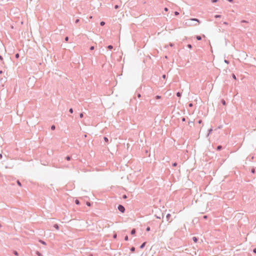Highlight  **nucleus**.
Wrapping results in <instances>:
<instances>
[{"label":"nucleus","mask_w":256,"mask_h":256,"mask_svg":"<svg viewBox=\"0 0 256 256\" xmlns=\"http://www.w3.org/2000/svg\"><path fill=\"white\" fill-rule=\"evenodd\" d=\"M192 240L194 242H196L198 240V239L197 238H196V236H194L192 238Z\"/></svg>","instance_id":"6e6552de"},{"label":"nucleus","mask_w":256,"mask_h":256,"mask_svg":"<svg viewBox=\"0 0 256 256\" xmlns=\"http://www.w3.org/2000/svg\"><path fill=\"white\" fill-rule=\"evenodd\" d=\"M0 60L2 61L3 60V58L2 57V56L0 55Z\"/></svg>","instance_id":"8fccbe9b"},{"label":"nucleus","mask_w":256,"mask_h":256,"mask_svg":"<svg viewBox=\"0 0 256 256\" xmlns=\"http://www.w3.org/2000/svg\"><path fill=\"white\" fill-rule=\"evenodd\" d=\"M203 218H204V219H206L208 218V216H204Z\"/></svg>","instance_id":"603ef678"},{"label":"nucleus","mask_w":256,"mask_h":256,"mask_svg":"<svg viewBox=\"0 0 256 256\" xmlns=\"http://www.w3.org/2000/svg\"><path fill=\"white\" fill-rule=\"evenodd\" d=\"M80 118H82L84 117V114H83L82 113H80Z\"/></svg>","instance_id":"f704fd0d"},{"label":"nucleus","mask_w":256,"mask_h":256,"mask_svg":"<svg viewBox=\"0 0 256 256\" xmlns=\"http://www.w3.org/2000/svg\"><path fill=\"white\" fill-rule=\"evenodd\" d=\"M155 98L156 99H160L161 98V96H156Z\"/></svg>","instance_id":"72a5a7b5"},{"label":"nucleus","mask_w":256,"mask_h":256,"mask_svg":"<svg viewBox=\"0 0 256 256\" xmlns=\"http://www.w3.org/2000/svg\"><path fill=\"white\" fill-rule=\"evenodd\" d=\"M136 230L134 228L132 229L130 232V234L132 235L134 234H136Z\"/></svg>","instance_id":"20e7f679"},{"label":"nucleus","mask_w":256,"mask_h":256,"mask_svg":"<svg viewBox=\"0 0 256 256\" xmlns=\"http://www.w3.org/2000/svg\"><path fill=\"white\" fill-rule=\"evenodd\" d=\"M14 254L16 256H18V252H17V251H16V250H14Z\"/></svg>","instance_id":"b1692460"},{"label":"nucleus","mask_w":256,"mask_h":256,"mask_svg":"<svg viewBox=\"0 0 256 256\" xmlns=\"http://www.w3.org/2000/svg\"><path fill=\"white\" fill-rule=\"evenodd\" d=\"M164 10H165V11L167 12V11L168 10V8H164Z\"/></svg>","instance_id":"864d4df0"},{"label":"nucleus","mask_w":256,"mask_h":256,"mask_svg":"<svg viewBox=\"0 0 256 256\" xmlns=\"http://www.w3.org/2000/svg\"><path fill=\"white\" fill-rule=\"evenodd\" d=\"M229 2H232L233 0H227Z\"/></svg>","instance_id":"bf43d9fd"},{"label":"nucleus","mask_w":256,"mask_h":256,"mask_svg":"<svg viewBox=\"0 0 256 256\" xmlns=\"http://www.w3.org/2000/svg\"><path fill=\"white\" fill-rule=\"evenodd\" d=\"M90 50H94V46H91L90 48Z\"/></svg>","instance_id":"473e14b6"},{"label":"nucleus","mask_w":256,"mask_h":256,"mask_svg":"<svg viewBox=\"0 0 256 256\" xmlns=\"http://www.w3.org/2000/svg\"><path fill=\"white\" fill-rule=\"evenodd\" d=\"M40 242L41 244H44V245H46V242H44V240H40Z\"/></svg>","instance_id":"f3484780"},{"label":"nucleus","mask_w":256,"mask_h":256,"mask_svg":"<svg viewBox=\"0 0 256 256\" xmlns=\"http://www.w3.org/2000/svg\"><path fill=\"white\" fill-rule=\"evenodd\" d=\"M157 218H160V217H158V216H157Z\"/></svg>","instance_id":"e2e57ef3"},{"label":"nucleus","mask_w":256,"mask_h":256,"mask_svg":"<svg viewBox=\"0 0 256 256\" xmlns=\"http://www.w3.org/2000/svg\"><path fill=\"white\" fill-rule=\"evenodd\" d=\"M130 251L132 252H134L135 251V248L132 246L130 248Z\"/></svg>","instance_id":"a211bd4d"},{"label":"nucleus","mask_w":256,"mask_h":256,"mask_svg":"<svg viewBox=\"0 0 256 256\" xmlns=\"http://www.w3.org/2000/svg\"><path fill=\"white\" fill-rule=\"evenodd\" d=\"M127 198H128V197H127V196H126V194H124V195L122 196V198H124V199H126Z\"/></svg>","instance_id":"c756f323"},{"label":"nucleus","mask_w":256,"mask_h":256,"mask_svg":"<svg viewBox=\"0 0 256 256\" xmlns=\"http://www.w3.org/2000/svg\"><path fill=\"white\" fill-rule=\"evenodd\" d=\"M69 112H70V113H71V114L73 113V112H74V111H73V109H72V108H70V110H69Z\"/></svg>","instance_id":"c85d7f7f"},{"label":"nucleus","mask_w":256,"mask_h":256,"mask_svg":"<svg viewBox=\"0 0 256 256\" xmlns=\"http://www.w3.org/2000/svg\"><path fill=\"white\" fill-rule=\"evenodd\" d=\"M36 254L38 255V256H42V254L39 252H37Z\"/></svg>","instance_id":"e433bc0d"},{"label":"nucleus","mask_w":256,"mask_h":256,"mask_svg":"<svg viewBox=\"0 0 256 256\" xmlns=\"http://www.w3.org/2000/svg\"><path fill=\"white\" fill-rule=\"evenodd\" d=\"M54 227L56 228V230H58L59 229V226H58V224H55L54 226Z\"/></svg>","instance_id":"f8f14e48"},{"label":"nucleus","mask_w":256,"mask_h":256,"mask_svg":"<svg viewBox=\"0 0 256 256\" xmlns=\"http://www.w3.org/2000/svg\"><path fill=\"white\" fill-rule=\"evenodd\" d=\"M15 57L16 58H18L19 57H20V54H19L17 53L15 55Z\"/></svg>","instance_id":"bb28decb"},{"label":"nucleus","mask_w":256,"mask_h":256,"mask_svg":"<svg viewBox=\"0 0 256 256\" xmlns=\"http://www.w3.org/2000/svg\"><path fill=\"white\" fill-rule=\"evenodd\" d=\"M80 22V20H79V19H78V18H77V19H76V20H75V23H76V24H78V22Z\"/></svg>","instance_id":"2f4dec72"},{"label":"nucleus","mask_w":256,"mask_h":256,"mask_svg":"<svg viewBox=\"0 0 256 256\" xmlns=\"http://www.w3.org/2000/svg\"><path fill=\"white\" fill-rule=\"evenodd\" d=\"M224 24H226V25H227V24H228V22H224Z\"/></svg>","instance_id":"13d9d810"},{"label":"nucleus","mask_w":256,"mask_h":256,"mask_svg":"<svg viewBox=\"0 0 256 256\" xmlns=\"http://www.w3.org/2000/svg\"><path fill=\"white\" fill-rule=\"evenodd\" d=\"M2 70H0V74H2Z\"/></svg>","instance_id":"680f3d73"},{"label":"nucleus","mask_w":256,"mask_h":256,"mask_svg":"<svg viewBox=\"0 0 256 256\" xmlns=\"http://www.w3.org/2000/svg\"><path fill=\"white\" fill-rule=\"evenodd\" d=\"M181 95H182V94L180 92H178L176 93V96H178V97L180 96Z\"/></svg>","instance_id":"aec40b11"},{"label":"nucleus","mask_w":256,"mask_h":256,"mask_svg":"<svg viewBox=\"0 0 256 256\" xmlns=\"http://www.w3.org/2000/svg\"><path fill=\"white\" fill-rule=\"evenodd\" d=\"M16 182H17L19 186H22L21 182H20V180H18L16 181Z\"/></svg>","instance_id":"412c9836"},{"label":"nucleus","mask_w":256,"mask_h":256,"mask_svg":"<svg viewBox=\"0 0 256 256\" xmlns=\"http://www.w3.org/2000/svg\"><path fill=\"white\" fill-rule=\"evenodd\" d=\"M113 237L114 238H116V234H114Z\"/></svg>","instance_id":"6e6d98bb"},{"label":"nucleus","mask_w":256,"mask_h":256,"mask_svg":"<svg viewBox=\"0 0 256 256\" xmlns=\"http://www.w3.org/2000/svg\"><path fill=\"white\" fill-rule=\"evenodd\" d=\"M190 20H192V21H196V22H198V24H200V20H199L198 19L196 18H190Z\"/></svg>","instance_id":"f03ea898"},{"label":"nucleus","mask_w":256,"mask_h":256,"mask_svg":"<svg viewBox=\"0 0 256 256\" xmlns=\"http://www.w3.org/2000/svg\"><path fill=\"white\" fill-rule=\"evenodd\" d=\"M118 210L122 213H124L125 212V208L122 204H119L118 207Z\"/></svg>","instance_id":"f257e3e1"},{"label":"nucleus","mask_w":256,"mask_h":256,"mask_svg":"<svg viewBox=\"0 0 256 256\" xmlns=\"http://www.w3.org/2000/svg\"><path fill=\"white\" fill-rule=\"evenodd\" d=\"M196 38L198 40H202V37L200 36H196Z\"/></svg>","instance_id":"9d476101"},{"label":"nucleus","mask_w":256,"mask_h":256,"mask_svg":"<svg viewBox=\"0 0 256 256\" xmlns=\"http://www.w3.org/2000/svg\"><path fill=\"white\" fill-rule=\"evenodd\" d=\"M220 17H221V16L219 15V14H216V15L214 16V18H220Z\"/></svg>","instance_id":"6ab92c4d"},{"label":"nucleus","mask_w":256,"mask_h":256,"mask_svg":"<svg viewBox=\"0 0 256 256\" xmlns=\"http://www.w3.org/2000/svg\"><path fill=\"white\" fill-rule=\"evenodd\" d=\"M119 8V6L118 5H115L114 6V8L115 9H118Z\"/></svg>","instance_id":"58836bf2"},{"label":"nucleus","mask_w":256,"mask_h":256,"mask_svg":"<svg viewBox=\"0 0 256 256\" xmlns=\"http://www.w3.org/2000/svg\"><path fill=\"white\" fill-rule=\"evenodd\" d=\"M64 40H66V42H67V41H68V36H66V37L65 38Z\"/></svg>","instance_id":"37998d69"},{"label":"nucleus","mask_w":256,"mask_h":256,"mask_svg":"<svg viewBox=\"0 0 256 256\" xmlns=\"http://www.w3.org/2000/svg\"><path fill=\"white\" fill-rule=\"evenodd\" d=\"M179 14V12H174V15L175 16H178Z\"/></svg>","instance_id":"4c0bfd02"},{"label":"nucleus","mask_w":256,"mask_h":256,"mask_svg":"<svg viewBox=\"0 0 256 256\" xmlns=\"http://www.w3.org/2000/svg\"><path fill=\"white\" fill-rule=\"evenodd\" d=\"M170 46H173V44H170Z\"/></svg>","instance_id":"052dcab7"},{"label":"nucleus","mask_w":256,"mask_h":256,"mask_svg":"<svg viewBox=\"0 0 256 256\" xmlns=\"http://www.w3.org/2000/svg\"><path fill=\"white\" fill-rule=\"evenodd\" d=\"M187 47H188V48H192V44H188L187 45Z\"/></svg>","instance_id":"a878e982"},{"label":"nucleus","mask_w":256,"mask_h":256,"mask_svg":"<svg viewBox=\"0 0 256 256\" xmlns=\"http://www.w3.org/2000/svg\"><path fill=\"white\" fill-rule=\"evenodd\" d=\"M202 120H198V123L199 124H202Z\"/></svg>","instance_id":"79ce46f5"},{"label":"nucleus","mask_w":256,"mask_h":256,"mask_svg":"<svg viewBox=\"0 0 256 256\" xmlns=\"http://www.w3.org/2000/svg\"><path fill=\"white\" fill-rule=\"evenodd\" d=\"M146 244V242H143V243L140 245V248H141V249L144 248V247L145 246Z\"/></svg>","instance_id":"7ed1b4c3"},{"label":"nucleus","mask_w":256,"mask_h":256,"mask_svg":"<svg viewBox=\"0 0 256 256\" xmlns=\"http://www.w3.org/2000/svg\"><path fill=\"white\" fill-rule=\"evenodd\" d=\"M124 240L127 241L128 240V236H126L125 237H124Z\"/></svg>","instance_id":"cd10ccee"},{"label":"nucleus","mask_w":256,"mask_h":256,"mask_svg":"<svg viewBox=\"0 0 256 256\" xmlns=\"http://www.w3.org/2000/svg\"><path fill=\"white\" fill-rule=\"evenodd\" d=\"M188 106H189L190 107H192V106H193V104H192V103H190V104H188Z\"/></svg>","instance_id":"a19ab883"},{"label":"nucleus","mask_w":256,"mask_h":256,"mask_svg":"<svg viewBox=\"0 0 256 256\" xmlns=\"http://www.w3.org/2000/svg\"><path fill=\"white\" fill-rule=\"evenodd\" d=\"M105 24H106V23L104 21H102V22H100V25L101 26H104Z\"/></svg>","instance_id":"4468645a"},{"label":"nucleus","mask_w":256,"mask_h":256,"mask_svg":"<svg viewBox=\"0 0 256 256\" xmlns=\"http://www.w3.org/2000/svg\"><path fill=\"white\" fill-rule=\"evenodd\" d=\"M242 22H246V20H242Z\"/></svg>","instance_id":"4d7b16f0"},{"label":"nucleus","mask_w":256,"mask_h":256,"mask_svg":"<svg viewBox=\"0 0 256 256\" xmlns=\"http://www.w3.org/2000/svg\"><path fill=\"white\" fill-rule=\"evenodd\" d=\"M166 74H163V75L162 76V78L164 79H166Z\"/></svg>","instance_id":"ea45409f"},{"label":"nucleus","mask_w":256,"mask_h":256,"mask_svg":"<svg viewBox=\"0 0 256 256\" xmlns=\"http://www.w3.org/2000/svg\"><path fill=\"white\" fill-rule=\"evenodd\" d=\"M221 102H222V104L224 106L226 105V102L225 101V100H224V99H222V100H221Z\"/></svg>","instance_id":"0eeeda50"},{"label":"nucleus","mask_w":256,"mask_h":256,"mask_svg":"<svg viewBox=\"0 0 256 256\" xmlns=\"http://www.w3.org/2000/svg\"><path fill=\"white\" fill-rule=\"evenodd\" d=\"M137 96H138V98H140L141 97V94H138Z\"/></svg>","instance_id":"c03bdc74"},{"label":"nucleus","mask_w":256,"mask_h":256,"mask_svg":"<svg viewBox=\"0 0 256 256\" xmlns=\"http://www.w3.org/2000/svg\"><path fill=\"white\" fill-rule=\"evenodd\" d=\"M251 172L252 174L256 173V170L254 168H252L251 170Z\"/></svg>","instance_id":"5701e85b"},{"label":"nucleus","mask_w":256,"mask_h":256,"mask_svg":"<svg viewBox=\"0 0 256 256\" xmlns=\"http://www.w3.org/2000/svg\"><path fill=\"white\" fill-rule=\"evenodd\" d=\"M75 203L77 205H79L80 204V202L78 200H75Z\"/></svg>","instance_id":"dca6fc26"},{"label":"nucleus","mask_w":256,"mask_h":256,"mask_svg":"<svg viewBox=\"0 0 256 256\" xmlns=\"http://www.w3.org/2000/svg\"><path fill=\"white\" fill-rule=\"evenodd\" d=\"M222 147L220 145H218L216 147V150H220L222 149Z\"/></svg>","instance_id":"423d86ee"},{"label":"nucleus","mask_w":256,"mask_h":256,"mask_svg":"<svg viewBox=\"0 0 256 256\" xmlns=\"http://www.w3.org/2000/svg\"><path fill=\"white\" fill-rule=\"evenodd\" d=\"M212 128H210V129H209V130H208V135L209 134H210L212 132Z\"/></svg>","instance_id":"393cba45"},{"label":"nucleus","mask_w":256,"mask_h":256,"mask_svg":"<svg viewBox=\"0 0 256 256\" xmlns=\"http://www.w3.org/2000/svg\"><path fill=\"white\" fill-rule=\"evenodd\" d=\"M224 62H225L226 63V64H228V63H229V61H228V60H224Z\"/></svg>","instance_id":"3c124183"},{"label":"nucleus","mask_w":256,"mask_h":256,"mask_svg":"<svg viewBox=\"0 0 256 256\" xmlns=\"http://www.w3.org/2000/svg\"><path fill=\"white\" fill-rule=\"evenodd\" d=\"M104 140L105 141V142H108V138L107 137L104 136Z\"/></svg>","instance_id":"ddd939ff"},{"label":"nucleus","mask_w":256,"mask_h":256,"mask_svg":"<svg viewBox=\"0 0 256 256\" xmlns=\"http://www.w3.org/2000/svg\"><path fill=\"white\" fill-rule=\"evenodd\" d=\"M255 120H256V119Z\"/></svg>","instance_id":"338daca9"},{"label":"nucleus","mask_w":256,"mask_h":256,"mask_svg":"<svg viewBox=\"0 0 256 256\" xmlns=\"http://www.w3.org/2000/svg\"><path fill=\"white\" fill-rule=\"evenodd\" d=\"M182 122H185L186 121V118H184V117L182 118Z\"/></svg>","instance_id":"49530a36"},{"label":"nucleus","mask_w":256,"mask_h":256,"mask_svg":"<svg viewBox=\"0 0 256 256\" xmlns=\"http://www.w3.org/2000/svg\"><path fill=\"white\" fill-rule=\"evenodd\" d=\"M232 78H233L234 79V80H236V76H235V74H232Z\"/></svg>","instance_id":"c9c22d12"},{"label":"nucleus","mask_w":256,"mask_h":256,"mask_svg":"<svg viewBox=\"0 0 256 256\" xmlns=\"http://www.w3.org/2000/svg\"><path fill=\"white\" fill-rule=\"evenodd\" d=\"M2 157V154H0V158Z\"/></svg>","instance_id":"0e129e2a"},{"label":"nucleus","mask_w":256,"mask_h":256,"mask_svg":"<svg viewBox=\"0 0 256 256\" xmlns=\"http://www.w3.org/2000/svg\"><path fill=\"white\" fill-rule=\"evenodd\" d=\"M172 166L174 167L176 166H178V164L176 162H174L172 163Z\"/></svg>","instance_id":"4be33fe9"},{"label":"nucleus","mask_w":256,"mask_h":256,"mask_svg":"<svg viewBox=\"0 0 256 256\" xmlns=\"http://www.w3.org/2000/svg\"><path fill=\"white\" fill-rule=\"evenodd\" d=\"M50 128L52 130H54L56 129V126L53 124V125L51 126Z\"/></svg>","instance_id":"2eb2a0df"},{"label":"nucleus","mask_w":256,"mask_h":256,"mask_svg":"<svg viewBox=\"0 0 256 256\" xmlns=\"http://www.w3.org/2000/svg\"><path fill=\"white\" fill-rule=\"evenodd\" d=\"M71 159H72V157L70 156H67L66 157V160H70Z\"/></svg>","instance_id":"1a4fd4ad"},{"label":"nucleus","mask_w":256,"mask_h":256,"mask_svg":"<svg viewBox=\"0 0 256 256\" xmlns=\"http://www.w3.org/2000/svg\"><path fill=\"white\" fill-rule=\"evenodd\" d=\"M86 205L88 206H90V202H86Z\"/></svg>","instance_id":"09e8293b"},{"label":"nucleus","mask_w":256,"mask_h":256,"mask_svg":"<svg viewBox=\"0 0 256 256\" xmlns=\"http://www.w3.org/2000/svg\"><path fill=\"white\" fill-rule=\"evenodd\" d=\"M253 252H254V253L256 254V248H254Z\"/></svg>","instance_id":"de8ad7c7"},{"label":"nucleus","mask_w":256,"mask_h":256,"mask_svg":"<svg viewBox=\"0 0 256 256\" xmlns=\"http://www.w3.org/2000/svg\"><path fill=\"white\" fill-rule=\"evenodd\" d=\"M171 217V214H168L166 216V218L167 219V220H169L170 218Z\"/></svg>","instance_id":"39448f33"},{"label":"nucleus","mask_w":256,"mask_h":256,"mask_svg":"<svg viewBox=\"0 0 256 256\" xmlns=\"http://www.w3.org/2000/svg\"><path fill=\"white\" fill-rule=\"evenodd\" d=\"M150 230V227L148 226L146 228V231L149 232Z\"/></svg>","instance_id":"7c9ffc66"},{"label":"nucleus","mask_w":256,"mask_h":256,"mask_svg":"<svg viewBox=\"0 0 256 256\" xmlns=\"http://www.w3.org/2000/svg\"><path fill=\"white\" fill-rule=\"evenodd\" d=\"M107 48H108V50H112L113 48V46L112 45H109V46H108Z\"/></svg>","instance_id":"9b49d317"},{"label":"nucleus","mask_w":256,"mask_h":256,"mask_svg":"<svg viewBox=\"0 0 256 256\" xmlns=\"http://www.w3.org/2000/svg\"><path fill=\"white\" fill-rule=\"evenodd\" d=\"M193 123H194V122H192V121H190V122H188V124H193Z\"/></svg>","instance_id":"5fc2aeb1"},{"label":"nucleus","mask_w":256,"mask_h":256,"mask_svg":"<svg viewBox=\"0 0 256 256\" xmlns=\"http://www.w3.org/2000/svg\"><path fill=\"white\" fill-rule=\"evenodd\" d=\"M218 2V0H212V3L216 2Z\"/></svg>","instance_id":"a18cd8bd"},{"label":"nucleus","mask_w":256,"mask_h":256,"mask_svg":"<svg viewBox=\"0 0 256 256\" xmlns=\"http://www.w3.org/2000/svg\"><path fill=\"white\" fill-rule=\"evenodd\" d=\"M2 226L1 225V224H0V228H1Z\"/></svg>","instance_id":"69168bd1"}]
</instances>
